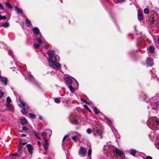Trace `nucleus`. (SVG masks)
Returning a JSON list of instances; mask_svg holds the SVG:
<instances>
[{
    "label": "nucleus",
    "instance_id": "1",
    "mask_svg": "<svg viewBox=\"0 0 159 159\" xmlns=\"http://www.w3.org/2000/svg\"><path fill=\"white\" fill-rule=\"evenodd\" d=\"M49 65L54 69L58 70L60 68L61 64L57 62V58H59L58 55H54V52L53 51H49L48 52Z\"/></svg>",
    "mask_w": 159,
    "mask_h": 159
},
{
    "label": "nucleus",
    "instance_id": "2",
    "mask_svg": "<svg viewBox=\"0 0 159 159\" xmlns=\"http://www.w3.org/2000/svg\"><path fill=\"white\" fill-rule=\"evenodd\" d=\"M33 31L34 34H36L38 36H37L36 41L34 44V47L35 48H38L40 46L44 47L45 45V40L39 33V30L37 27H35L33 29Z\"/></svg>",
    "mask_w": 159,
    "mask_h": 159
},
{
    "label": "nucleus",
    "instance_id": "3",
    "mask_svg": "<svg viewBox=\"0 0 159 159\" xmlns=\"http://www.w3.org/2000/svg\"><path fill=\"white\" fill-rule=\"evenodd\" d=\"M147 124L150 129L158 130L159 129V119L154 117L150 118L148 121Z\"/></svg>",
    "mask_w": 159,
    "mask_h": 159
},
{
    "label": "nucleus",
    "instance_id": "4",
    "mask_svg": "<svg viewBox=\"0 0 159 159\" xmlns=\"http://www.w3.org/2000/svg\"><path fill=\"white\" fill-rule=\"evenodd\" d=\"M150 103L151 106L154 109H156L159 106V99L153 97L150 100Z\"/></svg>",
    "mask_w": 159,
    "mask_h": 159
},
{
    "label": "nucleus",
    "instance_id": "5",
    "mask_svg": "<svg viewBox=\"0 0 159 159\" xmlns=\"http://www.w3.org/2000/svg\"><path fill=\"white\" fill-rule=\"evenodd\" d=\"M86 152L87 150L86 148L83 147H81L79 150V154L82 157H84L85 156Z\"/></svg>",
    "mask_w": 159,
    "mask_h": 159
},
{
    "label": "nucleus",
    "instance_id": "6",
    "mask_svg": "<svg viewBox=\"0 0 159 159\" xmlns=\"http://www.w3.org/2000/svg\"><path fill=\"white\" fill-rule=\"evenodd\" d=\"M103 133L102 131L98 129H96L95 132L94 133V135L96 136L100 137V139L102 138V135Z\"/></svg>",
    "mask_w": 159,
    "mask_h": 159
},
{
    "label": "nucleus",
    "instance_id": "7",
    "mask_svg": "<svg viewBox=\"0 0 159 159\" xmlns=\"http://www.w3.org/2000/svg\"><path fill=\"white\" fill-rule=\"evenodd\" d=\"M114 152L116 154L118 155L120 157L123 156L124 155V152L120 150L118 148H115L114 149Z\"/></svg>",
    "mask_w": 159,
    "mask_h": 159
},
{
    "label": "nucleus",
    "instance_id": "8",
    "mask_svg": "<svg viewBox=\"0 0 159 159\" xmlns=\"http://www.w3.org/2000/svg\"><path fill=\"white\" fill-rule=\"evenodd\" d=\"M0 81L4 84L5 85H7V84L8 80L5 77H2L0 75Z\"/></svg>",
    "mask_w": 159,
    "mask_h": 159
},
{
    "label": "nucleus",
    "instance_id": "9",
    "mask_svg": "<svg viewBox=\"0 0 159 159\" xmlns=\"http://www.w3.org/2000/svg\"><path fill=\"white\" fill-rule=\"evenodd\" d=\"M7 103L6 106L8 109H9L11 107L10 103L11 102V100L10 98L9 97H7L6 99Z\"/></svg>",
    "mask_w": 159,
    "mask_h": 159
},
{
    "label": "nucleus",
    "instance_id": "10",
    "mask_svg": "<svg viewBox=\"0 0 159 159\" xmlns=\"http://www.w3.org/2000/svg\"><path fill=\"white\" fill-rule=\"evenodd\" d=\"M66 84L67 85H70L73 83V81L72 79L69 77H66Z\"/></svg>",
    "mask_w": 159,
    "mask_h": 159
},
{
    "label": "nucleus",
    "instance_id": "11",
    "mask_svg": "<svg viewBox=\"0 0 159 159\" xmlns=\"http://www.w3.org/2000/svg\"><path fill=\"white\" fill-rule=\"evenodd\" d=\"M27 149L28 150L30 154L31 155L32 154L33 152V148L31 144H27L26 145Z\"/></svg>",
    "mask_w": 159,
    "mask_h": 159
},
{
    "label": "nucleus",
    "instance_id": "12",
    "mask_svg": "<svg viewBox=\"0 0 159 159\" xmlns=\"http://www.w3.org/2000/svg\"><path fill=\"white\" fill-rule=\"evenodd\" d=\"M138 20L140 21H141L143 20V14L141 11L140 10H139L138 11Z\"/></svg>",
    "mask_w": 159,
    "mask_h": 159
},
{
    "label": "nucleus",
    "instance_id": "13",
    "mask_svg": "<svg viewBox=\"0 0 159 159\" xmlns=\"http://www.w3.org/2000/svg\"><path fill=\"white\" fill-rule=\"evenodd\" d=\"M147 63L148 66H152L153 64L152 58L150 57L148 58L147 60Z\"/></svg>",
    "mask_w": 159,
    "mask_h": 159
},
{
    "label": "nucleus",
    "instance_id": "14",
    "mask_svg": "<svg viewBox=\"0 0 159 159\" xmlns=\"http://www.w3.org/2000/svg\"><path fill=\"white\" fill-rule=\"evenodd\" d=\"M24 148L21 144H19L18 148V152L19 153L22 154L24 151Z\"/></svg>",
    "mask_w": 159,
    "mask_h": 159
},
{
    "label": "nucleus",
    "instance_id": "15",
    "mask_svg": "<svg viewBox=\"0 0 159 159\" xmlns=\"http://www.w3.org/2000/svg\"><path fill=\"white\" fill-rule=\"evenodd\" d=\"M44 149L47 150L48 148V143L46 139L44 140V143L43 144Z\"/></svg>",
    "mask_w": 159,
    "mask_h": 159
},
{
    "label": "nucleus",
    "instance_id": "16",
    "mask_svg": "<svg viewBox=\"0 0 159 159\" xmlns=\"http://www.w3.org/2000/svg\"><path fill=\"white\" fill-rule=\"evenodd\" d=\"M27 74L29 76V78L30 79V80L31 81H33L34 80V78L33 77V75L31 74L30 72H27Z\"/></svg>",
    "mask_w": 159,
    "mask_h": 159
},
{
    "label": "nucleus",
    "instance_id": "17",
    "mask_svg": "<svg viewBox=\"0 0 159 159\" xmlns=\"http://www.w3.org/2000/svg\"><path fill=\"white\" fill-rule=\"evenodd\" d=\"M20 121L22 124L23 125H25L26 124L28 121L25 118H23L20 119Z\"/></svg>",
    "mask_w": 159,
    "mask_h": 159
},
{
    "label": "nucleus",
    "instance_id": "18",
    "mask_svg": "<svg viewBox=\"0 0 159 159\" xmlns=\"http://www.w3.org/2000/svg\"><path fill=\"white\" fill-rule=\"evenodd\" d=\"M148 50L151 53H153L154 52V48L152 46H150L149 47Z\"/></svg>",
    "mask_w": 159,
    "mask_h": 159
},
{
    "label": "nucleus",
    "instance_id": "19",
    "mask_svg": "<svg viewBox=\"0 0 159 159\" xmlns=\"http://www.w3.org/2000/svg\"><path fill=\"white\" fill-rule=\"evenodd\" d=\"M15 10L17 13L19 14H21L22 12V11L21 9H19L17 7H15Z\"/></svg>",
    "mask_w": 159,
    "mask_h": 159
},
{
    "label": "nucleus",
    "instance_id": "20",
    "mask_svg": "<svg viewBox=\"0 0 159 159\" xmlns=\"http://www.w3.org/2000/svg\"><path fill=\"white\" fill-rule=\"evenodd\" d=\"M21 104L22 105L23 107L25 109H28V106L24 102L22 101H20V102Z\"/></svg>",
    "mask_w": 159,
    "mask_h": 159
},
{
    "label": "nucleus",
    "instance_id": "21",
    "mask_svg": "<svg viewBox=\"0 0 159 159\" xmlns=\"http://www.w3.org/2000/svg\"><path fill=\"white\" fill-rule=\"evenodd\" d=\"M27 109L24 108L22 109L21 110V112L23 114L26 115L27 114Z\"/></svg>",
    "mask_w": 159,
    "mask_h": 159
},
{
    "label": "nucleus",
    "instance_id": "22",
    "mask_svg": "<svg viewBox=\"0 0 159 159\" xmlns=\"http://www.w3.org/2000/svg\"><path fill=\"white\" fill-rule=\"evenodd\" d=\"M29 115L30 118H32L33 119H35L36 117L35 115L33 113H29Z\"/></svg>",
    "mask_w": 159,
    "mask_h": 159
},
{
    "label": "nucleus",
    "instance_id": "23",
    "mask_svg": "<svg viewBox=\"0 0 159 159\" xmlns=\"http://www.w3.org/2000/svg\"><path fill=\"white\" fill-rule=\"evenodd\" d=\"M6 7L8 9H11L12 8V6L11 4L7 2H6Z\"/></svg>",
    "mask_w": 159,
    "mask_h": 159
},
{
    "label": "nucleus",
    "instance_id": "24",
    "mask_svg": "<svg viewBox=\"0 0 159 159\" xmlns=\"http://www.w3.org/2000/svg\"><path fill=\"white\" fill-rule=\"evenodd\" d=\"M136 153V150H135L131 149L130 150V154L134 156H135Z\"/></svg>",
    "mask_w": 159,
    "mask_h": 159
},
{
    "label": "nucleus",
    "instance_id": "25",
    "mask_svg": "<svg viewBox=\"0 0 159 159\" xmlns=\"http://www.w3.org/2000/svg\"><path fill=\"white\" fill-rule=\"evenodd\" d=\"M69 88L70 91L72 93H74L75 91V89L72 87L71 85H69Z\"/></svg>",
    "mask_w": 159,
    "mask_h": 159
},
{
    "label": "nucleus",
    "instance_id": "26",
    "mask_svg": "<svg viewBox=\"0 0 159 159\" xmlns=\"http://www.w3.org/2000/svg\"><path fill=\"white\" fill-rule=\"evenodd\" d=\"M92 154V150L91 149H89L88 151V157L89 158H91Z\"/></svg>",
    "mask_w": 159,
    "mask_h": 159
},
{
    "label": "nucleus",
    "instance_id": "27",
    "mask_svg": "<svg viewBox=\"0 0 159 159\" xmlns=\"http://www.w3.org/2000/svg\"><path fill=\"white\" fill-rule=\"evenodd\" d=\"M93 109L94 110V111L95 113L96 114H98L99 113V110L98 109L97 107H94L93 108Z\"/></svg>",
    "mask_w": 159,
    "mask_h": 159
},
{
    "label": "nucleus",
    "instance_id": "28",
    "mask_svg": "<svg viewBox=\"0 0 159 159\" xmlns=\"http://www.w3.org/2000/svg\"><path fill=\"white\" fill-rule=\"evenodd\" d=\"M9 23L7 22H6L2 24V26L4 27H7L9 26Z\"/></svg>",
    "mask_w": 159,
    "mask_h": 159
},
{
    "label": "nucleus",
    "instance_id": "29",
    "mask_svg": "<svg viewBox=\"0 0 159 159\" xmlns=\"http://www.w3.org/2000/svg\"><path fill=\"white\" fill-rule=\"evenodd\" d=\"M26 24L27 26L29 27L31 25V23L30 21L28 20V19H27L26 20Z\"/></svg>",
    "mask_w": 159,
    "mask_h": 159
},
{
    "label": "nucleus",
    "instance_id": "30",
    "mask_svg": "<svg viewBox=\"0 0 159 159\" xmlns=\"http://www.w3.org/2000/svg\"><path fill=\"white\" fill-rule=\"evenodd\" d=\"M54 101L55 102L57 103H59L61 102L59 98H55L54 99Z\"/></svg>",
    "mask_w": 159,
    "mask_h": 159
},
{
    "label": "nucleus",
    "instance_id": "31",
    "mask_svg": "<svg viewBox=\"0 0 159 159\" xmlns=\"http://www.w3.org/2000/svg\"><path fill=\"white\" fill-rule=\"evenodd\" d=\"M71 123L74 124H77L78 123V121L76 119H74L71 122Z\"/></svg>",
    "mask_w": 159,
    "mask_h": 159
},
{
    "label": "nucleus",
    "instance_id": "32",
    "mask_svg": "<svg viewBox=\"0 0 159 159\" xmlns=\"http://www.w3.org/2000/svg\"><path fill=\"white\" fill-rule=\"evenodd\" d=\"M47 133L45 132H44L42 133V135L43 136V139L44 140L45 139H45V137L47 135Z\"/></svg>",
    "mask_w": 159,
    "mask_h": 159
},
{
    "label": "nucleus",
    "instance_id": "33",
    "mask_svg": "<svg viewBox=\"0 0 159 159\" xmlns=\"http://www.w3.org/2000/svg\"><path fill=\"white\" fill-rule=\"evenodd\" d=\"M149 10L147 8L144 9V12L145 14H148L149 12Z\"/></svg>",
    "mask_w": 159,
    "mask_h": 159
},
{
    "label": "nucleus",
    "instance_id": "34",
    "mask_svg": "<svg viewBox=\"0 0 159 159\" xmlns=\"http://www.w3.org/2000/svg\"><path fill=\"white\" fill-rule=\"evenodd\" d=\"M6 19V17L5 16H2L0 13V20H4Z\"/></svg>",
    "mask_w": 159,
    "mask_h": 159
},
{
    "label": "nucleus",
    "instance_id": "35",
    "mask_svg": "<svg viewBox=\"0 0 159 159\" xmlns=\"http://www.w3.org/2000/svg\"><path fill=\"white\" fill-rule=\"evenodd\" d=\"M72 139L75 142H77V138L75 136H73L72 138Z\"/></svg>",
    "mask_w": 159,
    "mask_h": 159
},
{
    "label": "nucleus",
    "instance_id": "36",
    "mask_svg": "<svg viewBox=\"0 0 159 159\" xmlns=\"http://www.w3.org/2000/svg\"><path fill=\"white\" fill-rule=\"evenodd\" d=\"M4 94V93L1 90H0V98L2 97Z\"/></svg>",
    "mask_w": 159,
    "mask_h": 159
},
{
    "label": "nucleus",
    "instance_id": "37",
    "mask_svg": "<svg viewBox=\"0 0 159 159\" xmlns=\"http://www.w3.org/2000/svg\"><path fill=\"white\" fill-rule=\"evenodd\" d=\"M12 156H13V157H19V155L17 153H15L14 154H13L12 155H11Z\"/></svg>",
    "mask_w": 159,
    "mask_h": 159
},
{
    "label": "nucleus",
    "instance_id": "38",
    "mask_svg": "<svg viewBox=\"0 0 159 159\" xmlns=\"http://www.w3.org/2000/svg\"><path fill=\"white\" fill-rule=\"evenodd\" d=\"M81 100L83 102L85 103L86 104H89V102H87L86 100H85V99H84L83 98H81Z\"/></svg>",
    "mask_w": 159,
    "mask_h": 159
},
{
    "label": "nucleus",
    "instance_id": "39",
    "mask_svg": "<svg viewBox=\"0 0 159 159\" xmlns=\"http://www.w3.org/2000/svg\"><path fill=\"white\" fill-rule=\"evenodd\" d=\"M22 129L23 130H27L28 129H29L25 126H23L22 128Z\"/></svg>",
    "mask_w": 159,
    "mask_h": 159
},
{
    "label": "nucleus",
    "instance_id": "40",
    "mask_svg": "<svg viewBox=\"0 0 159 159\" xmlns=\"http://www.w3.org/2000/svg\"><path fill=\"white\" fill-rule=\"evenodd\" d=\"M87 133L88 134H90L91 133V130L90 129H88L87 130Z\"/></svg>",
    "mask_w": 159,
    "mask_h": 159
},
{
    "label": "nucleus",
    "instance_id": "41",
    "mask_svg": "<svg viewBox=\"0 0 159 159\" xmlns=\"http://www.w3.org/2000/svg\"><path fill=\"white\" fill-rule=\"evenodd\" d=\"M27 143V142H25L23 143H19V144H21L22 146H23V145L24 146L26 145Z\"/></svg>",
    "mask_w": 159,
    "mask_h": 159
},
{
    "label": "nucleus",
    "instance_id": "42",
    "mask_svg": "<svg viewBox=\"0 0 159 159\" xmlns=\"http://www.w3.org/2000/svg\"><path fill=\"white\" fill-rule=\"evenodd\" d=\"M84 107L87 110V109H89V108L87 105L86 104H84Z\"/></svg>",
    "mask_w": 159,
    "mask_h": 159
},
{
    "label": "nucleus",
    "instance_id": "43",
    "mask_svg": "<svg viewBox=\"0 0 159 159\" xmlns=\"http://www.w3.org/2000/svg\"><path fill=\"white\" fill-rule=\"evenodd\" d=\"M69 136V134H67L63 138V139L65 140L66 138H67Z\"/></svg>",
    "mask_w": 159,
    "mask_h": 159
},
{
    "label": "nucleus",
    "instance_id": "44",
    "mask_svg": "<svg viewBox=\"0 0 159 159\" xmlns=\"http://www.w3.org/2000/svg\"><path fill=\"white\" fill-rule=\"evenodd\" d=\"M69 136V134H67L63 138V139L65 140L66 138H67Z\"/></svg>",
    "mask_w": 159,
    "mask_h": 159
},
{
    "label": "nucleus",
    "instance_id": "45",
    "mask_svg": "<svg viewBox=\"0 0 159 159\" xmlns=\"http://www.w3.org/2000/svg\"><path fill=\"white\" fill-rule=\"evenodd\" d=\"M69 136V134H67L63 138V139L65 140L66 138H67Z\"/></svg>",
    "mask_w": 159,
    "mask_h": 159
},
{
    "label": "nucleus",
    "instance_id": "46",
    "mask_svg": "<svg viewBox=\"0 0 159 159\" xmlns=\"http://www.w3.org/2000/svg\"><path fill=\"white\" fill-rule=\"evenodd\" d=\"M0 9H4V7L0 3Z\"/></svg>",
    "mask_w": 159,
    "mask_h": 159
},
{
    "label": "nucleus",
    "instance_id": "47",
    "mask_svg": "<svg viewBox=\"0 0 159 159\" xmlns=\"http://www.w3.org/2000/svg\"><path fill=\"white\" fill-rule=\"evenodd\" d=\"M34 135L39 140H41V139L37 135L36 133H34Z\"/></svg>",
    "mask_w": 159,
    "mask_h": 159
},
{
    "label": "nucleus",
    "instance_id": "48",
    "mask_svg": "<svg viewBox=\"0 0 159 159\" xmlns=\"http://www.w3.org/2000/svg\"><path fill=\"white\" fill-rule=\"evenodd\" d=\"M146 159H152V157L150 156H148L146 157Z\"/></svg>",
    "mask_w": 159,
    "mask_h": 159
},
{
    "label": "nucleus",
    "instance_id": "49",
    "mask_svg": "<svg viewBox=\"0 0 159 159\" xmlns=\"http://www.w3.org/2000/svg\"><path fill=\"white\" fill-rule=\"evenodd\" d=\"M125 0H117L118 2H124Z\"/></svg>",
    "mask_w": 159,
    "mask_h": 159
},
{
    "label": "nucleus",
    "instance_id": "50",
    "mask_svg": "<svg viewBox=\"0 0 159 159\" xmlns=\"http://www.w3.org/2000/svg\"><path fill=\"white\" fill-rule=\"evenodd\" d=\"M26 136V135L25 134H22L21 135V136L22 137H25Z\"/></svg>",
    "mask_w": 159,
    "mask_h": 159
},
{
    "label": "nucleus",
    "instance_id": "51",
    "mask_svg": "<svg viewBox=\"0 0 159 159\" xmlns=\"http://www.w3.org/2000/svg\"><path fill=\"white\" fill-rule=\"evenodd\" d=\"M37 143L38 145H39V146H40L41 145V143L39 141H38L37 142Z\"/></svg>",
    "mask_w": 159,
    "mask_h": 159
},
{
    "label": "nucleus",
    "instance_id": "52",
    "mask_svg": "<svg viewBox=\"0 0 159 159\" xmlns=\"http://www.w3.org/2000/svg\"><path fill=\"white\" fill-rule=\"evenodd\" d=\"M39 120H42V117L41 116H40L39 117Z\"/></svg>",
    "mask_w": 159,
    "mask_h": 159
},
{
    "label": "nucleus",
    "instance_id": "53",
    "mask_svg": "<svg viewBox=\"0 0 159 159\" xmlns=\"http://www.w3.org/2000/svg\"><path fill=\"white\" fill-rule=\"evenodd\" d=\"M69 102V100H66V103L67 104L68 103V102Z\"/></svg>",
    "mask_w": 159,
    "mask_h": 159
},
{
    "label": "nucleus",
    "instance_id": "54",
    "mask_svg": "<svg viewBox=\"0 0 159 159\" xmlns=\"http://www.w3.org/2000/svg\"><path fill=\"white\" fill-rule=\"evenodd\" d=\"M87 110L90 112H91V110L90 109L89 110V109H87Z\"/></svg>",
    "mask_w": 159,
    "mask_h": 159
},
{
    "label": "nucleus",
    "instance_id": "55",
    "mask_svg": "<svg viewBox=\"0 0 159 159\" xmlns=\"http://www.w3.org/2000/svg\"><path fill=\"white\" fill-rule=\"evenodd\" d=\"M152 20L153 21H154V19L153 17H152Z\"/></svg>",
    "mask_w": 159,
    "mask_h": 159
},
{
    "label": "nucleus",
    "instance_id": "56",
    "mask_svg": "<svg viewBox=\"0 0 159 159\" xmlns=\"http://www.w3.org/2000/svg\"><path fill=\"white\" fill-rule=\"evenodd\" d=\"M65 140L64 139H63V140H62V142H64Z\"/></svg>",
    "mask_w": 159,
    "mask_h": 159
},
{
    "label": "nucleus",
    "instance_id": "57",
    "mask_svg": "<svg viewBox=\"0 0 159 159\" xmlns=\"http://www.w3.org/2000/svg\"><path fill=\"white\" fill-rule=\"evenodd\" d=\"M18 105L19 107H20V104H18Z\"/></svg>",
    "mask_w": 159,
    "mask_h": 159
},
{
    "label": "nucleus",
    "instance_id": "58",
    "mask_svg": "<svg viewBox=\"0 0 159 159\" xmlns=\"http://www.w3.org/2000/svg\"><path fill=\"white\" fill-rule=\"evenodd\" d=\"M76 83L77 84V85H78V83H77V82H76Z\"/></svg>",
    "mask_w": 159,
    "mask_h": 159
},
{
    "label": "nucleus",
    "instance_id": "59",
    "mask_svg": "<svg viewBox=\"0 0 159 159\" xmlns=\"http://www.w3.org/2000/svg\"><path fill=\"white\" fill-rule=\"evenodd\" d=\"M34 82H35V81L34 80H33V81H32V82H34Z\"/></svg>",
    "mask_w": 159,
    "mask_h": 159
},
{
    "label": "nucleus",
    "instance_id": "60",
    "mask_svg": "<svg viewBox=\"0 0 159 159\" xmlns=\"http://www.w3.org/2000/svg\"><path fill=\"white\" fill-rule=\"evenodd\" d=\"M27 79V77H25V80H26V79Z\"/></svg>",
    "mask_w": 159,
    "mask_h": 159
},
{
    "label": "nucleus",
    "instance_id": "61",
    "mask_svg": "<svg viewBox=\"0 0 159 159\" xmlns=\"http://www.w3.org/2000/svg\"><path fill=\"white\" fill-rule=\"evenodd\" d=\"M158 43H159V38L158 39Z\"/></svg>",
    "mask_w": 159,
    "mask_h": 159
},
{
    "label": "nucleus",
    "instance_id": "62",
    "mask_svg": "<svg viewBox=\"0 0 159 159\" xmlns=\"http://www.w3.org/2000/svg\"><path fill=\"white\" fill-rule=\"evenodd\" d=\"M60 1H61V2H62V0H61Z\"/></svg>",
    "mask_w": 159,
    "mask_h": 159
},
{
    "label": "nucleus",
    "instance_id": "63",
    "mask_svg": "<svg viewBox=\"0 0 159 159\" xmlns=\"http://www.w3.org/2000/svg\"><path fill=\"white\" fill-rule=\"evenodd\" d=\"M77 133L76 132H75L74 134H76Z\"/></svg>",
    "mask_w": 159,
    "mask_h": 159
},
{
    "label": "nucleus",
    "instance_id": "64",
    "mask_svg": "<svg viewBox=\"0 0 159 159\" xmlns=\"http://www.w3.org/2000/svg\"><path fill=\"white\" fill-rule=\"evenodd\" d=\"M149 107H148V108H149Z\"/></svg>",
    "mask_w": 159,
    "mask_h": 159
}]
</instances>
